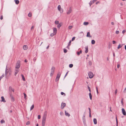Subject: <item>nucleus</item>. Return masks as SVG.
I'll return each mask as SVG.
<instances>
[{"mask_svg": "<svg viewBox=\"0 0 126 126\" xmlns=\"http://www.w3.org/2000/svg\"><path fill=\"white\" fill-rule=\"evenodd\" d=\"M47 112V111H45L43 115L42 120V126H44L46 123Z\"/></svg>", "mask_w": 126, "mask_h": 126, "instance_id": "nucleus-1", "label": "nucleus"}, {"mask_svg": "<svg viewBox=\"0 0 126 126\" xmlns=\"http://www.w3.org/2000/svg\"><path fill=\"white\" fill-rule=\"evenodd\" d=\"M20 61H18L16 63V67L15 68L16 69H19L20 68Z\"/></svg>", "mask_w": 126, "mask_h": 126, "instance_id": "nucleus-2", "label": "nucleus"}, {"mask_svg": "<svg viewBox=\"0 0 126 126\" xmlns=\"http://www.w3.org/2000/svg\"><path fill=\"white\" fill-rule=\"evenodd\" d=\"M55 67H52L51 69V72L50 74V75L51 76H52L54 71Z\"/></svg>", "mask_w": 126, "mask_h": 126, "instance_id": "nucleus-3", "label": "nucleus"}, {"mask_svg": "<svg viewBox=\"0 0 126 126\" xmlns=\"http://www.w3.org/2000/svg\"><path fill=\"white\" fill-rule=\"evenodd\" d=\"M61 74V73L60 72L58 73L56 78V81H57L59 80L60 76Z\"/></svg>", "mask_w": 126, "mask_h": 126, "instance_id": "nucleus-4", "label": "nucleus"}, {"mask_svg": "<svg viewBox=\"0 0 126 126\" xmlns=\"http://www.w3.org/2000/svg\"><path fill=\"white\" fill-rule=\"evenodd\" d=\"M88 76L90 78H92L93 77L94 75L92 72H89L88 73Z\"/></svg>", "mask_w": 126, "mask_h": 126, "instance_id": "nucleus-5", "label": "nucleus"}, {"mask_svg": "<svg viewBox=\"0 0 126 126\" xmlns=\"http://www.w3.org/2000/svg\"><path fill=\"white\" fill-rule=\"evenodd\" d=\"M19 69H16L15 68V73H14V75L16 76L18 73L19 72Z\"/></svg>", "mask_w": 126, "mask_h": 126, "instance_id": "nucleus-6", "label": "nucleus"}, {"mask_svg": "<svg viewBox=\"0 0 126 126\" xmlns=\"http://www.w3.org/2000/svg\"><path fill=\"white\" fill-rule=\"evenodd\" d=\"M9 91L10 92V94L12 93V92H14V89L12 88L10 86L9 88Z\"/></svg>", "mask_w": 126, "mask_h": 126, "instance_id": "nucleus-7", "label": "nucleus"}, {"mask_svg": "<svg viewBox=\"0 0 126 126\" xmlns=\"http://www.w3.org/2000/svg\"><path fill=\"white\" fill-rule=\"evenodd\" d=\"M72 8L70 7L69 9L67 11V14H69L70 13H71V12H72Z\"/></svg>", "mask_w": 126, "mask_h": 126, "instance_id": "nucleus-8", "label": "nucleus"}, {"mask_svg": "<svg viewBox=\"0 0 126 126\" xmlns=\"http://www.w3.org/2000/svg\"><path fill=\"white\" fill-rule=\"evenodd\" d=\"M58 9L60 11L61 13H62L63 12V9L61 10V6L60 5H59L58 7Z\"/></svg>", "mask_w": 126, "mask_h": 126, "instance_id": "nucleus-9", "label": "nucleus"}, {"mask_svg": "<svg viewBox=\"0 0 126 126\" xmlns=\"http://www.w3.org/2000/svg\"><path fill=\"white\" fill-rule=\"evenodd\" d=\"M66 104L65 103L63 102L61 104V108L62 109H63L66 106Z\"/></svg>", "mask_w": 126, "mask_h": 126, "instance_id": "nucleus-10", "label": "nucleus"}, {"mask_svg": "<svg viewBox=\"0 0 126 126\" xmlns=\"http://www.w3.org/2000/svg\"><path fill=\"white\" fill-rule=\"evenodd\" d=\"M10 94V96L11 97V100L12 101H14L15 99L14 97H13V96L12 95V93Z\"/></svg>", "mask_w": 126, "mask_h": 126, "instance_id": "nucleus-11", "label": "nucleus"}, {"mask_svg": "<svg viewBox=\"0 0 126 126\" xmlns=\"http://www.w3.org/2000/svg\"><path fill=\"white\" fill-rule=\"evenodd\" d=\"M122 113L124 115H126V111L124 108H122Z\"/></svg>", "mask_w": 126, "mask_h": 126, "instance_id": "nucleus-12", "label": "nucleus"}, {"mask_svg": "<svg viewBox=\"0 0 126 126\" xmlns=\"http://www.w3.org/2000/svg\"><path fill=\"white\" fill-rule=\"evenodd\" d=\"M9 70L7 68H6V70H5V75L6 76L8 74V73L9 72Z\"/></svg>", "mask_w": 126, "mask_h": 126, "instance_id": "nucleus-13", "label": "nucleus"}, {"mask_svg": "<svg viewBox=\"0 0 126 126\" xmlns=\"http://www.w3.org/2000/svg\"><path fill=\"white\" fill-rule=\"evenodd\" d=\"M28 48V47L27 45H24L23 47V48L24 50H27Z\"/></svg>", "mask_w": 126, "mask_h": 126, "instance_id": "nucleus-14", "label": "nucleus"}, {"mask_svg": "<svg viewBox=\"0 0 126 126\" xmlns=\"http://www.w3.org/2000/svg\"><path fill=\"white\" fill-rule=\"evenodd\" d=\"M62 23H60L58 24L57 27L58 28H60V27L62 25Z\"/></svg>", "mask_w": 126, "mask_h": 126, "instance_id": "nucleus-15", "label": "nucleus"}, {"mask_svg": "<svg viewBox=\"0 0 126 126\" xmlns=\"http://www.w3.org/2000/svg\"><path fill=\"white\" fill-rule=\"evenodd\" d=\"M85 53H87L88 52V46H86L85 47Z\"/></svg>", "mask_w": 126, "mask_h": 126, "instance_id": "nucleus-16", "label": "nucleus"}, {"mask_svg": "<svg viewBox=\"0 0 126 126\" xmlns=\"http://www.w3.org/2000/svg\"><path fill=\"white\" fill-rule=\"evenodd\" d=\"M57 30L56 28H53V33L54 34H56L57 32Z\"/></svg>", "mask_w": 126, "mask_h": 126, "instance_id": "nucleus-17", "label": "nucleus"}, {"mask_svg": "<svg viewBox=\"0 0 126 126\" xmlns=\"http://www.w3.org/2000/svg\"><path fill=\"white\" fill-rule=\"evenodd\" d=\"M82 52V51L81 50L79 52L78 51L77 52V53L78 56H79V55L81 54Z\"/></svg>", "mask_w": 126, "mask_h": 126, "instance_id": "nucleus-18", "label": "nucleus"}, {"mask_svg": "<svg viewBox=\"0 0 126 126\" xmlns=\"http://www.w3.org/2000/svg\"><path fill=\"white\" fill-rule=\"evenodd\" d=\"M86 36L87 37H91V36L90 35V34L89 32H88L87 33Z\"/></svg>", "mask_w": 126, "mask_h": 126, "instance_id": "nucleus-19", "label": "nucleus"}, {"mask_svg": "<svg viewBox=\"0 0 126 126\" xmlns=\"http://www.w3.org/2000/svg\"><path fill=\"white\" fill-rule=\"evenodd\" d=\"M94 123V124H96L97 123V121L96 119L95 118H94L93 120Z\"/></svg>", "mask_w": 126, "mask_h": 126, "instance_id": "nucleus-20", "label": "nucleus"}, {"mask_svg": "<svg viewBox=\"0 0 126 126\" xmlns=\"http://www.w3.org/2000/svg\"><path fill=\"white\" fill-rule=\"evenodd\" d=\"M123 45V44L121 45V44H119L118 46V47L117 48V49H119V48H121L122 47Z\"/></svg>", "mask_w": 126, "mask_h": 126, "instance_id": "nucleus-21", "label": "nucleus"}, {"mask_svg": "<svg viewBox=\"0 0 126 126\" xmlns=\"http://www.w3.org/2000/svg\"><path fill=\"white\" fill-rule=\"evenodd\" d=\"M1 101H2L5 102H6V101H5V99L3 96H1Z\"/></svg>", "mask_w": 126, "mask_h": 126, "instance_id": "nucleus-22", "label": "nucleus"}, {"mask_svg": "<svg viewBox=\"0 0 126 126\" xmlns=\"http://www.w3.org/2000/svg\"><path fill=\"white\" fill-rule=\"evenodd\" d=\"M65 115L66 116H68V117L70 116V114L68 113L66 111H65Z\"/></svg>", "mask_w": 126, "mask_h": 126, "instance_id": "nucleus-23", "label": "nucleus"}, {"mask_svg": "<svg viewBox=\"0 0 126 126\" xmlns=\"http://www.w3.org/2000/svg\"><path fill=\"white\" fill-rule=\"evenodd\" d=\"M15 2L17 4H19V1L18 0H15Z\"/></svg>", "mask_w": 126, "mask_h": 126, "instance_id": "nucleus-24", "label": "nucleus"}, {"mask_svg": "<svg viewBox=\"0 0 126 126\" xmlns=\"http://www.w3.org/2000/svg\"><path fill=\"white\" fill-rule=\"evenodd\" d=\"M89 96L90 99L91 100L92 99V95L91 94V93H90L89 94Z\"/></svg>", "mask_w": 126, "mask_h": 126, "instance_id": "nucleus-25", "label": "nucleus"}, {"mask_svg": "<svg viewBox=\"0 0 126 126\" xmlns=\"http://www.w3.org/2000/svg\"><path fill=\"white\" fill-rule=\"evenodd\" d=\"M91 43L92 44H94L95 43V41L94 40H92L91 41Z\"/></svg>", "mask_w": 126, "mask_h": 126, "instance_id": "nucleus-26", "label": "nucleus"}, {"mask_svg": "<svg viewBox=\"0 0 126 126\" xmlns=\"http://www.w3.org/2000/svg\"><path fill=\"white\" fill-rule=\"evenodd\" d=\"M89 24V23L88 22H84L83 23V24L85 25H88Z\"/></svg>", "mask_w": 126, "mask_h": 126, "instance_id": "nucleus-27", "label": "nucleus"}, {"mask_svg": "<svg viewBox=\"0 0 126 126\" xmlns=\"http://www.w3.org/2000/svg\"><path fill=\"white\" fill-rule=\"evenodd\" d=\"M71 40H70L69 41L68 46H67V47L68 48V47H69L71 45Z\"/></svg>", "mask_w": 126, "mask_h": 126, "instance_id": "nucleus-28", "label": "nucleus"}, {"mask_svg": "<svg viewBox=\"0 0 126 126\" xmlns=\"http://www.w3.org/2000/svg\"><path fill=\"white\" fill-rule=\"evenodd\" d=\"M23 94H24V98H25V99L26 100L27 99V95H26V94L25 93H23Z\"/></svg>", "mask_w": 126, "mask_h": 126, "instance_id": "nucleus-29", "label": "nucleus"}, {"mask_svg": "<svg viewBox=\"0 0 126 126\" xmlns=\"http://www.w3.org/2000/svg\"><path fill=\"white\" fill-rule=\"evenodd\" d=\"M55 24H59V22L58 21L56 20L55 22Z\"/></svg>", "mask_w": 126, "mask_h": 126, "instance_id": "nucleus-30", "label": "nucleus"}, {"mask_svg": "<svg viewBox=\"0 0 126 126\" xmlns=\"http://www.w3.org/2000/svg\"><path fill=\"white\" fill-rule=\"evenodd\" d=\"M34 107V105H33L31 107V109H30L31 110H32L33 109Z\"/></svg>", "mask_w": 126, "mask_h": 126, "instance_id": "nucleus-31", "label": "nucleus"}, {"mask_svg": "<svg viewBox=\"0 0 126 126\" xmlns=\"http://www.w3.org/2000/svg\"><path fill=\"white\" fill-rule=\"evenodd\" d=\"M28 16L29 17H31L32 16V13H29L28 14Z\"/></svg>", "mask_w": 126, "mask_h": 126, "instance_id": "nucleus-32", "label": "nucleus"}, {"mask_svg": "<svg viewBox=\"0 0 126 126\" xmlns=\"http://www.w3.org/2000/svg\"><path fill=\"white\" fill-rule=\"evenodd\" d=\"M21 76L22 77V79L24 81H25V78L24 77L23 75H21Z\"/></svg>", "mask_w": 126, "mask_h": 126, "instance_id": "nucleus-33", "label": "nucleus"}, {"mask_svg": "<svg viewBox=\"0 0 126 126\" xmlns=\"http://www.w3.org/2000/svg\"><path fill=\"white\" fill-rule=\"evenodd\" d=\"M116 126H118V121H117V117H116Z\"/></svg>", "mask_w": 126, "mask_h": 126, "instance_id": "nucleus-34", "label": "nucleus"}, {"mask_svg": "<svg viewBox=\"0 0 126 126\" xmlns=\"http://www.w3.org/2000/svg\"><path fill=\"white\" fill-rule=\"evenodd\" d=\"M73 66V65L72 64H70L69 65V67L70 68H72V67Z\"/></svg>", "mask_w": 126, "mask_h": 126, "instance_id": "nucleus-35", "label": "nucleus"}, {"mask_svg": "<svg viewBox=\"0 0 126 126\" xmlns=\"http://www.w3.org/2000/svg\"><path fill=\"white\" fill-rule=\"evenodd\" d=\"M0 122L1 124L4 123H5V121L4 120H2Z\"/></svg>", "mask_w": 126, "mask_h": 126, "instance_id": "nucleus-36", "label": "nucleus"}, {"mask_svg": "<svg viewBox=\"0 0 126 126\" xmlns=\"http://www.w3.org/2000/svg\"><path fill=\"white\" fill-rule=\"evenodd\" d=\"M63 51H64V52L65 53H66L67 51V50L65 48L64 49Z\"/></svg>", "mask_w": 126, "mask_h": 126, "instance_id": "nucleus-37", "label": "nucleus"}, {"mask_svg": "<svg viewBox=\"0 0 126 126\" xmlns=\"http://www.w3.org/2000/svg\"><path fill=\"white\" fill-rule=\"evenodd\" d=\"M61 94L62 95H64V96H65V94L64 93H63V92H61Z\"/></svg>", "mask_w": 126, "mask_h": 126, "instance_id": "nucleus-38", "label": "nucleus"}, {"mask_svg": "<svg viewBox=\"0 0 126 126\" xmlns=\"http://www.w3.org/2000/svg\"><path fill=\"white\" fill-rule=\"evenodd\" d=\"M56 35V34H54V33H52L50 34V36H51L52 37L54 35Z\"/></svg>", "mask_w": 126, "mask_h": 126, "instance_id": "nucleus-39", "label": "nucleus"}, {"mask_svg": "<svg viewBox=\"0 0 126 126\" xmlns=\"http://www.w3.org/2000/svg\"><path fill=\"white\" fill-rule=\"evenodd\" d=\"M112 43L113 44H115L116 43V42L115 41L113 40L112 41Z\"/></svg>", "mask_w": 126, "mask_h": 126, "instance_id": "nucleus-40", "label": "nucleus"}, {"mask_svg": "<svg viewBox=\"0 0 126 126\" xmlns=\"http://www.w3.org/2000/svg\"><path fill=\"white\" fill-rule=\"evenodd\" d=\"M30 124V122L29 121H28L26 123V125H29Z\"/></svg>", "mask_w": 126, "mask_h": 126, "instance_id": "nucleus-41", "label": "nucleus"}, {"mask_svg": "<svg viewBox=\"0 0 126 126\" xmlns=\"http://www.w3.org/2000/svg\"><path fill=\"white\" fill-rule=\"evenodd\" d=\"M73 27L72 26H69V29H71Z\"/></svg>", "mask_w": 126, "mask_h": 126, "instance_id": "nucleus-42", "label": "nucleus"}, {"mask_svg": "<svg viewBox=\"0 0 126 126\" xmlns=\"http://www.w3.org/2000/svg\"><path fill=\"white\" fill-rule=\"evenodd\" d=\"M4 77V76L3 75L1 77H0V80L1 79H2L3 77Z\"/></svg>", "mask_w": 126, "mask_h": 126, "instance_id": "nucleus-43", "label": "nucleus"}, {"mask_svg": "<svg viewBox=\"0 0 126 126\" xmlns=\"http://www.w3.org/2000/svg\"><path fill=\"white\" fill-rule=\"evenodd\" d=\"M126 32V30H124L122 32V33H123L124 34V33Z\"/></svg>", "mask_w": 126, "mask_h": 126, "instance_id": "nucleus-44", "label": "nucleus"}, {"mask_svg": "<svg viewBox=\"0 0 126 126\" xmlns=\"http://www.w3.org/2000/svg\"><path fill=\"white\" fill-rule=\"evenodd\" d=\"M75 37H73L72 39V41H74L75 40Z\"/></svg>", "mask_w": 126, "mask_h": 126, "instance_id": "nucleus-45", "label": "nucleus"}, {"mask_svg": "<svg viewBox=\"0 0 126 126\" xmlns=\"http://www.w3.org/2000/svg\"><path fill=\"white\" fill-rule=\"evenodd\" d=\"M88 89L89 91L90 92V93H91V90L90 88L89 87H88Z\"/></svg>", "mask_w": 126, "mask_h": 126, "instance_id": "nucleus-46", "label": "nucleus"}, {"mask_svg": "<svg viewBox=\"0 0 126 126\" xmlns=\"http://www.w3.org/2000/svg\"><path fill=\"white\" fill-rule=\"evenodd\" d=\"M89 3L90 6H91V5H92L93 3V2H92V1H91L90 2V3Z\"/></svg>", "mask_w": 126, "mask_h": 126, "instance_id": "nucleus-47", "label": "nucleus"}, {"mask_svg": "<svg viewBox=\"0 0 126 126\" xmlns=\"http://www.w3.org/2000/svg\"><path fill=\"white\" fill-rule=\"evenodd\" d=\"M34 28V26H33L31 27V30H32Z\"/></svg>", "mask_w": 126, "mask_h": 126, "instance_id": "nucleus-48", "label": "nucleus"}, {"mask_svg": "<svg viewBox=\"0 0 126 126\" xmlns=\"http://www.w3.org/2000/svg\"><path fill=\"white\" fill-rule=\"evenodd\" d=\"M38 119H40V118H41L40 115H38Z\"/></svg>", "mask_w": 126, "mask_h": 126, "instance_id": "nucleus-49", "label": "nucleus"}, {"mask_svg": "<svg viewBox=\"0 0 126 126\" xmlns=\"http://www.w3.org/2000/svg\"><path fill=\"white\" fill-rule=\"evenodd\" d=\"M117 90L116 89L115 90V94H116L117 93Z\"/></svg>", "mask_w": 126, "mask_h": 126, "instance_id": "nucleus-50", "label": "nucleus"}, {"mask_svg": "<svg viewBox=\"0 0 126 126\" xmlns=\"http://www.w3.org/2000/svg\"><path fill=\"white\" fill-rule=\"evenodd\" d=\"M97 0H94L92 1L93 3H94Z\"/></svg>", "mask_w": 126, "mask_h": 126, "instance_id": "nucleus-51", "label": "nucleus"}, {"mask_svg": "<svg viewBox=\"0 0 126 126\" xmlns=\"http://www.w3.org/2000/svg\"><path fill=\"white\" fill-rule=\"evenodd\" d=\"M119 33V31H117L116 32V34H118Z\"/></svg>", "mask_w": 126, "mask_h": 126, "instance_id": "nucleus-52", "label": "nucleus"}, {"mask_svg": "<svg viewBox=\"0 0 126 126\" xmlns=\"http://www.w3.org/2000/svg\"><path fill=\"white\" fill-rule=\"evenodd\" d=\"M120 65L119 64H117V67L118 68H119L120 67Z\"/></svg>", "mask_w": 126, "mask_h": 126, "instance_id": "nucleus-53", "label": "nucleus"}, {"mask_svg": "<svg viewBox=\"0 0 126 126\" xmlns=\"http://www.w3.org/2000/svg\"><path fill=\"white\" fill-rule=\"evenodd\" d=\"M96 89L97 93V94H98V91L97 87H96Z\"/></svg>", "mask_w": 126, "mask_h": 126, "instance_id": "nucleus-54", "label": "nucleus"}, {"mask_svg": "<svg viewBox=\"0 0 126 126\" xmlns=\"http://www.w3.org/2000/svg\"><path fill=\"white\" fill-rule=\"evenodd\" d=\"M68 71L66 73L65 76V77H66V76L67 75V74H68Z\"/></svg>", "mask_w": 126, "mask_h": 126, "instance_id": "nucleus-55", "label": "nucleus"}, {"mask_svg": "<svg viewBox=\"0 0 126 126\" xmlns=\"http://www.w3.org/2000/svg\"><path fill=\"white\" fill-rule=\"evenodd\" d=\"M0 19L1 20H2L3 19V16H1L0 17Z\"/></svg>", "mask_w": 126, "mask_h": 126, "instance_id": "nucleus-56", "label": "nucleus"}, {"mask_svg": "<svg viewBox=\"0 0 126 126\" xmlns=\"http://www.w3.org/2000/svg\"><path fill=\"white\" fill-rule=\"evenodd\" d=\"M63 113V112H61L60 113V115H62Z\"/></svg>", "mask_w": 126, "mask_h": 126, "instance_id": "nucleus-57", "label": "nucleus"}, {"mask_svg": "<svg viewBox=\"0 0 126 126\" xmlns=\"http://www.w3.org/2000/svg\"><path fill=\"white\" fill-rule=\"evenodd\" d=\"M25 62L26 63H27V60L25 59Z\"/></svg>", "mask_w": 126, "mask_h": 126, "instance_id": "nucleus-58", "label": "nucleus"}, {"mask_svg": "<svg viewBox=\"0 0 126 126\" xmlns=\"http://www.w3.org/2000/svg\"><path fill=\"white\" fill-rule=\"evenodd\" d=\"M85 116H84L83 117V119H85Z\"/></svg>", "mask_w": 126, "mask_h": 126, "instance_id": "nucleus-59", "label": "nucleus"}, {"mask_svg": "<svg viewBox=\"0 0 126 126\" xmlns=\"http://www.w3.org/2000/svg\"><path fill=\"white\" fill-rule=\"evenodd\" d=\"M111 24L112 25H114V23L113 22H112L111 23Z\"/></svg>", "mask_w": 126, "mask_h": 126, "instance_id": "nucleus-60", "label": "nucleus"}, {"mask_svg": "<svg viewBox=\"0 0 126 126\" xmlns=\"http://www.w3.org/2000/svg\"><path fill=\"white\" fill-rule=\"evenodd\" d=\"M88 109H89V112H91L90 109L89 108Z\"/></svg>", "mask_w": 126, "mask_h": 126, "instance_id": "nucleus-61", "label": "nucleus"}, {"mask_svg": "<svg viewBox=\"0 0 126 126\" xmlns=\"http://www.w3.org/2000/svg\"><path fill=\"white\" fill-rule=\"evenodd\" d=\"M99 3V1H97V2H96V4H98Z\"/></svg>", "mask_w": 126, "mask_h": 126, "instance_id": "nucleus-62", "label": "nucleus"}, {"mask_svg": "<svg viewBox=\"0 0 126 126\" xmlns=\"http://www.w3.org/2000/svg\"><path fill=\"white\" fill-rule=\"evenodd\" d=\"M124 91L125 92L126 91V87L125 88V89Z\"/></svg>", "mask_w": 126, "mask_h": 126, "instance_id": "nucleus-63", "label": "nucleus"}, {"mask_svg": "<svg viewBox=\"0 0 126 126\" xmlns=\"http://www.w3.org/2000/svg\"><path fill=\"white\" fill-rule=\"evenodd\" d=\"M125 49H126V45L125 46Z\"/></svg>", "mask_w": 126, "mask_h": 126, "instance_id": "nucleus-64", "label": "nucleus"}]
</instances>
